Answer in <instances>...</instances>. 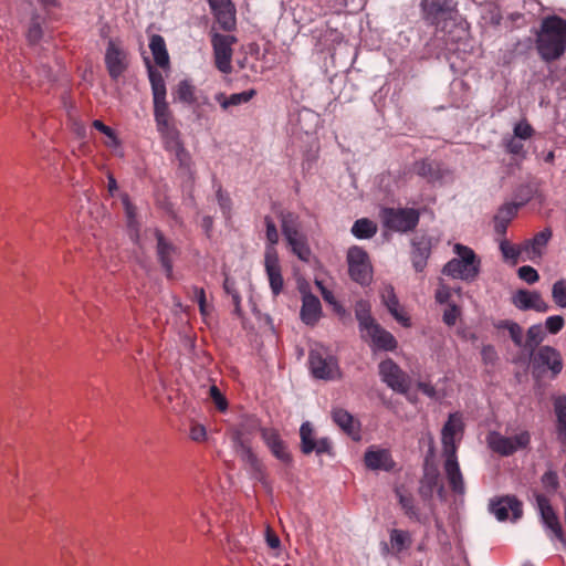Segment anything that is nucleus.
<instances>
[{"label":"nucleus","instance_id":"obj_1","mask_svg":"<svg viewBox=\"0 0 566 566\" xmlns=\"http://www.w3.org/2000/svg\"><path fill=\"white\" fill-rule=\"evenodd\" d=\"M536 48L545 61H554L566 51V21L558 17L543 20L536 39Z\"/></svg>","mask_w":566,"mask_h":566},{"label":"nucleus","instance_id":"obj_2","mask_svg":"<svg viewBox=\"0 0 566 566\" xmlns=\"http://www.w3.org/2000/svg\"><path fill=\"white\" fill-rule=\"evenodd\" d=\"M153 102L156 127L164 139L166 148L175 151L179 160L184 163L188 155L180 144L179 134L172 123V116L166 101V95L153 96Z\"/></svg>","mask_w":566,"mask_h":566},{"label":"nucleus","instance_id":"obj_3","mask_svg":"<svg viewBox=\"0 0 566 566\" xmlns=\"http://www.w3.org/2000/svg\"><path fill=\"white\" fill-rule=\"evenodd\" d=\"M355 312L361 337L369 340L374 349L394 350L397 347V340L392 334L384 329L370 316L367 303H357Z\"/></svg>","mask_w":566,"mask_h":566},{"label":"nucleus","instance_id":"obj_4","mask_svg":"<svg viewBox=\"0 0 566 566\" xmlns=\"http://www.w3.org/2000/svg\"><path fill=\"white\" fill-rule=\"evenodd\" d=\"M455 258L450 260L442 272L453 279L463 281H473L480 272L481 261L475 252L461 243H457L453 248Z\"/></svg>","mask_w":566,"mask_h":566},{"label":"nucleus","instance_id":"obj_5","mask_svg":"<svg viewBox=\"0 0 566 566\" xmlns=\"http://www.w3.org/2000/svg\"><path fill=\"white\" fill-rule=\"evenodd\" d=\"M282 232L291 247L292 252L302 261H308L311 249L306 238L300 232L298 217L292 212H282L281 216Z\"/></svg>","mask_w":566,"mask_h":566},{"label":"nucleus","instance_id":"obj_6","mask_svg":"<svg viewBox=\"0 0 566 566\" xmlns=\"http://www.w3.org/2000/svg\"><path fill=\"white\" fill-rule=\"evenodd\" d=\"M104 63L113 81H117L124 75L129 66V53L122 40H108L104 53Z\"/></svg>","mask_w":566,"mask_h":566},{"label":"nucleus","instance_id":"obj_7","mask_svg":"<svg viewBox=\"0 0 566 566\" xmlns=\"http://www.w3.org/2000/svg\"><path fill=\"white\" fill-rule=\"evenodd\" d=\"M308 361L311 373L317 379L336 380L342 376L336 357L324 348L312 349Z\"/></svg>","mask_w":566,"mask_h":566},{"label":"nucleus","instance_id":"obj_8","mask_svg":"<svg viewBox=\"0 0 566 566\" xmlns=\"http://www.w3.org/2000/svg\"><path fill=\"white\" fill-rule=\"evenodd\" d=\"M486 442L494 452L507 457L526 449L531 442V434L526 430H521L513 436L505 437L493 431L488 434Z\"/></svg>","mask_w":566,"mask_h":566},{"label":"nucleus","instance_id":"obj_9","mask_svg":"<svg viewBox=\"0 0 566 566\" xmlns=\"http://www.w3.org/2000/svg\"><path fill=\"white\" fill-rule=\"evenodd\" d=\"M380 217L385 227L398 232L410 231L419 222V212L413 208H384Z\"/></svg>","mask_w":566,"mask_h":566},{"label":"nucleus","instance_id":"obj_10","mask_svg":"<svg viewBox=\"0 0 566 566\" xmlns=\"http://www.w3.org/2000/svg\"><path fill=\"white\" fill-rule=\"evenodd\" d=\"M530 355L531 367L535 375H541L546 370H551L553 376H556L563 369L560 354L551 346H543Z\"/></svg>","mask_w":566,"mask_h":566},{"label":"nucleus","instance_id":"obj_11","mask_svg":"<svg viewBox=\"0 0 566 566\" xmlns=\"http://www.w3.org/2000/svg\"><path fill=\"white\" fill-rule=\"evenodd\" d=\"M347 263L350 277L360 283L367 284L371 280L373 268L365 250L359 247H352L347 252Z\"/></svg>","mask_w":566,"mask_h":566},{"label":"nucleus","instance_id":"obj_12","mask_svg":"<svg viewBox=\"0 0 566 566\" xmlns=\"http://www.w3.org/2000/svg\"><path fill=\"white\" fill-rule=\"evenodd\" d=\"M464 424L459 412L451 413L441 430L443 455L457 454L458 444L462 439Z\"/></svg>","mask_w":566,"mask_h":566},{"label":"nucleus","instance_id":"obj_13","mask_svg":"<svg viewBox=\"0 0 566 566\" xmlns=\"http://www.w3.org/2000/svg\"><path fill=\"white\" fill-rule=\"evenodd\" d=\"M381 380L394 391L407 394L410 388L409 376L390 358L379 364Z\"/></svg>","mask_w":566,"mask_h":566},{"label":"nucleus","instance_id":"obj_14","mask_svg":"<svg viewBox=\"0 0 566 566\" xmlns=\"http://www.w3.org/2000/svg\"><path fill=\"white\" fill-rule=\"evenodd\" d=\"M536 504L541 514L542 522L548 532L551 541H559L563 546H566V539L553 507L549 501L542 494H536Z\"/></svg>","mask_w":566,"mask_h":566},{"label":"nucleus","instance_id":"obj_15","mask_svg":"<svg viewBox=\"0 0 566 566\" xmlns=\"http://www.w3.org/2000/svg\"><path fill=\"white\" fill-rule=\"evenodd\" d=\"M301 449L305 454L315 452L317 455L332 454V443L327 437L316 439L311 422H304L300 428Z\"/></svg>","mask_w":566,"mask_h":566},{"label":"nucleus","instance_id":"obj_16","mask_svg":"<svg viewBox=\"0 0 566 566\" xmlns=\"http://www.w3.org/2000/svg\"><path fill=\"white\" fill-rule=\"evenodd\" d=\"M234 42L233 35L216 33L212 36L216 66L222 73L231 72L232 44Z\"/></svg>","mask_w":566,"mask_h":566},{"label":"nucleus","instance_id":"obj_17","mask_svg":"<svg viewBox=\"0 0 566 566\" xmlns=\"http://www.w3.org/2000/svg\"><path fill=\"white\" fill-rule=\"evenodd\" d=\"M264 268L269 279L271 291L273 295L276 296L282 292L284 281L281 273L279 254L275 248H265Z\"/></svg>","mask_w":566,"mask_h":566},{"label":"nucleus","instance_id":"obj_18","mask_svg":"<svg viewBox=\"0 0 566 566\" xmlns=\"http://www.w3.org/2000/svg\"><path fill=\"white\" fill-rule=\"evenodd\" d=\"M551 237L552 231L549 229H544L532 239L524 241L522 243V251L524 252L523 262H538L545 253Z\"/></svg>","mask_w":566,"mask_h":566},{"label":"nucleus","instance_id":"obj_19","mask_svg":"<svg viewBox=\"0 0 566 566\" xmlns=\"http://www.w3.org/2000/svg\"><path fill=\"white\" fill-rule=\"evenodd\" d=\"M490 510L499 521H516L522 516V504L513 496L491 501Z\"/></svg>","mask_w":566,"mask_h":566},{"label":"nucleus","instance_id":"obj_20","mask_svg":"<svg viewBox=\"0 0 566 566\" xmlns=\"http://www.w3.org/2000/svg\"><path fill=\"white\" fill-rule=\"evenodd\" d=\"M512 303L522 311L533 310L538 313H545L549 308L537 291L518 290L513 294Z\"/></svg>","mask_w":566,"mask_h":566},{"label":"nucleus","instance_id":"obj_21","mask_svg":"<svg viewBox=\"0 0 566 566\" xmlns=\"http://www.w3.org/2000/svg\"><path fill=\"white\" fill-rule=\"evenodd\" d=\"M364 461L366 467L373 471H390L395 467V461L389 450L375 446L366 450Z\"/></svg>","mask_w":566,"mask_h":566},{"label":"nucleus","instance_id":"obj_22","mask_svg":"<svg viewBox=\"0 0 566 566\" xmlns=\"http://www.w3.org/2000/svg\"><path fill=\"white\" fill-rule=\"evenodd\" d=\"M210 9L223 30L235 27V9L231 0H208Z\"/></svg>","mask_w":566,"mask_h":566},{"label":"nucleus","instance_id":"obj_23","mask_svg":"<svg viewBox=\"0 0 566 566\" xmlns=\"http://www.w3.org/2000/svg\"><path fill=\"white\" fill-rule=\"evenodd\" d=\"M153 234L157 240V254L159 261L165 269L167 276L170 277L172 275V263L178 254L177 248L166 240L159 231L155 230Z\"/></svg>","mask_w":566,"mask_h":566},{"label":"nucleus","instance_id":"obj_24","mask_svg":"<svg viewBox=\"0 0 566 566\" xmlns=\"http://www.w3.org/2000/svg\"><path fill=\"white\" fill-rule=\"evenodd\" d=\"M444 457V473L448 482L454 493L462 495L465 491L463 475L457 459V454L443 455Z\"/></svg>","mask_w":566,"mask_h":566},{"label":"nucleus","instance_id":"obj_25","mask_svg":"<svg viewBox=\"0 0 566 566\" xmlns=\"http://www.w3.org/2000/svg\"><path fill=\"white\" fill-rule=\"evenodd\" d=\"M333 421L354 440L360 439V423L352 413L343 408H334L332 410Z\"/></svg>","mask_w":566,"mask_h":566},{"label":"nucleus","instance_id":"obj_26","mask_svg":"<svg viewBox=\"0 0 566 566\" xmlns=\"http://www.w3.org/2000/svg\"><path fill=\"white\" fill-rule=\"evenodd\" d=\"M321 314L322 306L319 300L311 293H304L302 298L301 319L306 325H314L319 319Z\"/></svg>","mask_w":566,"mask_h":566},{"label":"nucleus","instance_id":"obj_27","mask_svg":"<svg viewBox=\"0 0 566 566\" xmlns=\"http://www.w3.org/2000/svg\"><path fill=\"white\" fill-rule=\"evenodd\" d=\"M412 544V536L408 531L392 528L389 532V546L385 543L384 548L398 556L402 552L407 551Z\"/></svg>","mask_w":566,"mask_h":566},{"label":"nucleus","instance_id":"obj_28","mask_svg":"<svg viewBox=\"0 0 566 566\" xmlns=\"http://www.w3.org/2000/svg\"><path fill=\"white\" fill-rule=\"evenodd\" d=\"M233 447L237 454L241 458V460L249 465L252 471L260 470V462L256 455L251 450L249 442L240 433L235 432L233 434Z\"/></svg>","mask_w":566,"mask_h":566},{"label":"nucleus","instance_id":"obj_29","mask_svg":"<svg viewBox=\"0 0 566 566\" xmlns=\"http://www.w3.org/2000/svg\"><path fill=\"white\" fill-rule=\"evenodd\" d=\"M149 49L155 63L161 69H168L170 60L164 38L159 34L151 35L149 40Z\"/></svg>","mask_w":566,"mask_h":566},{"label":"nucleus","instance_id":"obj_30","mask_svg":"<svg viewBox=\"0 0 566 566\" xmlns=\"http://www.w3.org/2000/svg\"><path fill=\"white\" fill-rule=\"evenodd\" d=\"M520 203H505L494 217V230L499 234H504L510 221L516 216Z\"/></svg>","mask_w":566,"mask_h":566},{"label":"nucleus","instance_id":"obj_31","mask_svg":"<svg viewBox=\"0 0 566 566\" xmlns=\"http://www.w3.org/2000/svg\"><path fill=\"white\" fill-rule=\"evenodd\" d=\"M262 438L272 453L281 461H289L290 455L276 431L271 429L262 430Z\"/></svg>","mask_w":566,"mask_h":566},{"label":"nucleus","instance_id":"obj_32","mask_svg":"<svg viewBox=\"0 0 566 566\" xmlns=\"http://www.w3.org/2000/svg\"><path fill=\"white\" fill-rule=\"evenodd\" d=\"M556 415V431L558 440L566 446V396H558L554 399Z\"/></svg>","mask_w":566,"mask_h":566},{"label":"nucleus","instance_id":"obj_33","mask_svg":"<svg viewBox=\"0 0 566 566\" xmlns=\"http://www.w3.org/2000/svg\"><path fill=\"white\" fill-rule=\"evenodd\" d=\"M255 95L254 90H248L240 93H234L230 96H226L223 93H219L216 95V101L219 102L220 106L223 109H228L230 106H239L248 103Z\"/></svg>","mask_w":566,"mask_h":566},{"label":"nucleus","instance_id":"obj_34","mask_svg":"<svg viewBox=\"0 0 566 566\" xmlns=\"http://www.w3.org/2000/svg\"><path fill=\"white\" fill-rule=\"evenodd\" d=\"M545 336V328L541 324L532 325L526 333L524 350L530 354L535 352V348L544 340Z\"/></svg>","mask_w":566,"mask_h":566},{"label":"nucleus","instance_id":"obj_35","mask_svg":"<svg viewBox=\"0 0 566 566\" xmlns=\"http://www.w3.org/2000/svg\"><path fill=\"white\" fill-rule=\"evenodd\" d=\"M377 232V226L369 219L357 220L352 228V233L357 239H369Z\"/></svg>","mask_w":566,"mask_h":566},{"label":"nucleus","instance_id":"obj_36","mask_svg":"<svg viewBox=\"0 0 566 566\" xmlns=\"http://www.w3.org/2000/svg\"><path fill=\"white\" fill-rule=\"evenodd\" d=\"M148 77L153 96L166 95V83L160 71L148 64Z\"/></svg>","mask_w":566,"mask_h":566},{"label":"nucleus","instance_id":"obj_37","mask_svg":"<svg viewBox=\"0 0 566 566\" xmlns=\"http://www.w3.org/2000/svg\"><path fill=\"white\" fill-rule=\"evenodd\" d=\"M500 250L504 259L513 262H517L518 260L523 262L524 252L522 251V244L514 245L506 240H502L500 242Z\"/></svg>","mask_w":566,"mask_h":566},{"label":"nucleus","instance_id":"obj_38","mask_svg":"<svg viewBox=\"0 0 566 566\" xmlns=\"http://www.w3.org/2000/svg\"><path fill=\"white\" fill-rule=\"evenodd\" d=\"M175 98L182 103L191 104L195 101L193 85L187 80L179 82L176 88Z\"/></svg>","mask_w":566,"mask_h":566},{"label":"nucleus","instance_id":"obj_39","mask_svg":"<svg viewBox=\"0 0 566 566\" xmlns=\"http://www.w3.org/2000/svg\"><path fill=\"white\" fill-rule=\"evenodd\" d=\"M500 327L507 329L514 344L517 347L524 349L523 329L517 323L512 322V321H504L500 324Z\"/></svg>","mask_w":566,"mask_h":566},{"label":"nucleus","instance_id":"obj_40","mask_svg":"<svg viewBox=\"0 0 566 566\" xmlns=\"http://www.w3.org/2000/svg\"><path fill=\"white\" fill-rule=\"evenodd\" d=\"M396 494L406 515L410 518H418V511L413 504V499L406 494L401 489H397Z\"/></svg>","mask_w":566,"mask_h":566},{"label":"nucleus","instance_id":"obj_41","mask_svg":"<svg viewBox=\"0 0 566 566\" xmlns=\"http://www.w3.org/2000/svg\"><path fill=\"white\" fill-rule=\"evenodd\" d=\"M93 126L98 129L105 137V145L109 148H117L120 145V142L116 135V133L101 120H94Z\"/></svg>","mask_w":566,"mask_h":566},{"label":"nucleus","instance_id":"obj_42","mask_svg":"<svg viewBox=\"0 0 566 566\" xmlns=\"http://www.w3.org/2000/svg\"><path fill=\"white\" fill-rule=\"evenodd\" d=\"M421 6L427 18L432 21L444 11V3L441 0H421Z\"/></svg>","mask_w":566,"mask_h":566},{"label":"nucleus","instance_id":"obj_43","mask_svg":"<svg viewBox=\"0 0 566 566\" xmlns=\"http://www.w3.org/2000/svg\"><path fill=\"white\" fill-rule=\"evenodd\" d=\"M42 35L41 19L39 15H33L28 28L27 39L30 44H36L42 39Z\"/></svg>","mask_w":566,"mask_h":566},{"label":"nucleus","instance_id":"obj_44","mask_svg":"<svg viewBox=\"0 0 566 566\" xmlns=\"http://www.w3.org/2000/svg\"><path fill=\"white\" fill-rule=\"evenodd\" d=\"M552 297L559 307H566V280H558L553 284Z\"/></svg>","mask_w":566,"mask_h":566},{"label":"nucleus","instance_id":"obj_45","mask_svg":"<svg viewBox=\"0 0 566 566\" xmlns=\"http://www.w3.org/2000/svg\"><path fill=\"white\" fill-rule=\"evenodd\" d=\"M192 295L196 302L199 305L200 314L203 318L208 317L211 313V307L207 304L206 293L203 289L198 286H192Z\"/></svg>","mask_w":566,"mask_h":566},{"label":"nucleus","instance_id":"obj_46","mask_svg":"<svg viewBox=\"0 0 566 566\" xmlns=\"http://www.w3.org/2000/svg\"><path fill=\"white\" fill-rule=\"evenodd\" d=\"M264 222H265V227H266L265 235H266V241H268V244L265 248H271V247L275 248V244L279 242V238H280L276 226L270 217H265Z\"/></svg>","mask_w":566,"mask_h":566},{"label":"nucleus","instance_id":"obj_47","mask_svg":"<svg viewBox=\"0 0 566 566\" xmlns=\"http://www.w3.org/2000/svg\"><path fill=\"white\" fill-rule=\"evenodd\" d=\"M543 488L548 493H554L559 486L558 475L555 471L548 470L541 479Z\"/></svg>","mask_w":566,"mask_h":566},{"label":"nucleus","instance_id":"obj_48","mask_svg":"<svg viewBox=\"0 0 566 566\" xmlns=\"http://www.w3.org/2000/svg\"><path fill=\"white\" fill-rule=\"evenodd\" d=\"M517 274L521 280L528 284H534L539 279L537 271L530 265L521 266L517 271Z\"/></svg>","mask_w":566,"mask_h":566},{"label":"nucleus","instance_id":"obj_49","mask_svg":"<svg viewBox=\"0 0 566 566\" xmlns=\"http://www.w3.org/2000/svg\"><path fill=\"white\" fill-rule=\"evenodd\" d=\"M532 135H533V128L527 122L522 120V122H518L517 124H515L514 137H516L518 139L526 140V139L531 138Z\"/></svg>","mask_w":566,"mask_h":566},{"label":"nucleus","instance_id":"obj_50","mask_svg":"<svg viewBox=\"0 0 566 566\" xmlns=\"http://www.w3.org/2000/svg\"><path fill=\"white\" fill-rule=\"evenodd\" d=\"M565 321L560 315H553L546 318L545 328L551 334H557L564 327Z\"/></svg>","mask_w":566,"mask_h":566},{"label":"nucleus","instance_id":"obj_51","mask_svg":"<svg viewBox=\"0 0 566 566\" xmlns=\"http://www.w3.org/2000/svg\"><path fill=\"white\" fill-rule=\"evenodd\" d=\"M189 437L196 442H202L207 438V430L201 423H192L189 430Z\"/></svg>","mask_w":566,"mask_h":566},{"label":"nucleus","instance_id":"obj_52","mask_svg":"<svg viewBox=\"0 0 566 566\" xmlns=\"http://www.w3.org/2000/svg\"><path fill=\"white\" fill-rule=\"evenodd\" d=\"M381 298L388 311L399 305L398 298L396 297L391 286H386L384 289Z\"/></svg>","mask_w":566,"mask_h":566},{"label":"nucleus","instance_id":"obj_53","mask_svg":"<svg viewBox=\"0 0 566 566\" xmlns=\"http://www.w3.org/2000/svg\"><path fill=\"white\" fill-rule=\"evenodd\" d=\"M122 202H123V206L125 209L128 227L130 229H134V227H135V208L130 203L129 198L126 193L122 195Z\"/></svg>","mask_w":566,"mask_h":566},{"label":"nucleus","instance_id":"obj_54","mask_svg":"<svg viewBox=\"0 0 566 566\" xmlns=\"http://www.w3.org/2000/svg\"><path fill=\"white\" fill-rule=\"evenodd\" d=\"M418 389L422 394H424L426 396H428L429 398H432V399H440L446 396V394H441L440 391H438L433 385H431L430 382H426V381L418 382Z\"/></svg>","mask_w":566,"mask_h":566},{"label":"nucleus","instance_id":"obj_55","mask_svg":"<svg viewBox=\"0 0 566 566\" xmlns=\"http://www.w3.org/2000/svg\"><path fill=\"white\" fill-rule=\"evenodd\" d=\"M210 397L213 400L214 405L220 411H224L228 407L226 398L222 396L221 391L217 386L210 387Z\"/></svg>","mask_w":566,"mask_h":566},{"label":"nucleus","instance_id":"obj_56","mask_svg":"<svg viewBox=\"0 0 566 566\" xmlns=\"http://www.w3.org/2000/svg\"><path fill=\"white\" fill-rule=\"evenodd\" d=\"M390 314L395 317V319L405 327H409L411 325L410 317L408 314L400 307V305L389 310Z\"/></svg>","mask_w":566,"mask_h":566},{"label":"nucleus","instance_id":"obj_57","mask_svg":"<svg viewBox=\"0 0 566 566\" xmlns=\"http://www.w3.org/2000/svg\"><path fill=\"white\" fill-rule=\"evenodd\" d=\"M264 537L271 549H279L281 547V539L270 526H266Z\"/></svg>","mask_w":566,"mask_h":566},{"label":"nucleus","instance_id":"obj_58","mask_svg":"<svg viewBox=\"0 0 566 566\" xmlns=\"http://www.w3.org/2000/svg\"><path fill=\"white\" fill-rule=\"evenodd\" d=\"M459 314V308L455 305H450L443 313V322L447 325L452 326L455 324Z\"/></svg>","mask_w":566,"mask_h":566},{"label":"nucleus","instance_id":"obj_59","mask_svg":"<svg viewBox=\"0 0 566 566\" xmlns=\"http://www.w3.org/2000/svg\"><path fill=\"white\" fill-rule=\"evenodd\" d=\"M506 150L513 155H521L523 153L524 146L516 137H510L506 140Z\"/></svg>","mask_w":566,"mask_h":566},{"label":"nucleus","instance_id":"obj_60","mask_svg":"<svg viewBox=\"0 0 566 566\" xmlns=\"http://www.w3.org/2000/svg\"><path fill=\"white\" fill-rule=\"evenodd\" d=\"M452 290L444 285V284H440L437 292H436V300L437 302L443 304V303H448L451 295H452Z\"/></svg>","mask_w":566,"mask_h":566},{"label":"nucleus","instance_id":"obj_61","mask_svg":"<svg viewBox=\"0 0 566 566\" xmlns=\"http://www.w3.org/2000/svg\"><path fill=\"white\" fill-rule=\"evenodd\" d=\"M315 283H316L317 287L319 289L324 301L327 302L328 304L335 306V308H339V306L334 297L333 292L327 290L321 281H316Z\"/></svg>","mask_w":566,"mask_h":566},{"label":"nucleus","instance_id":"obj_62","mask_svg":"<svg viewBox=\"0 0 566 566\" xmlns=\"http://www.w3.org/2000/svg\"><path fill=\"white\" fill-rule=\"evenodd\" d=\"M427 256H428V252L426 250L413 254L412 262H413V268L416 269L417 272L423 271V269L426 266Z\"/></svg>","mask_w":566,"mask_h":566},{"label":"nucleus","instance_id":"obj_63","mask_svg":"<svg viewBox=\"0 0 566 566\" xmlns=\"http://www.w3.org/2000/svg\"><path fill=\"white\" fill-rule=\"evenodd\" d=\"M224 289L229 294H231L233 303L235 305V311L239 312L241 298L240 295L231 287L230 281L228 279L224 282Z\"/></svg>","mask_w":566,"mask_h":566},{"label":"nucleus","instance_id":"obj_64","mask_svg":"<svg viewBox=\"0 0 566 566\" xmlns=\"http://www.w3.org/2000/svg\"><path fill=\"white\" fill-rule=\"evenodd\" d=\"M107 188H108V192H109L111 196H114L115 192L118 189L117 181H116V179L112 175L108 176V186H107Z\"/></svg>","mask_w":566,"mask_h":566}]
</instances>
